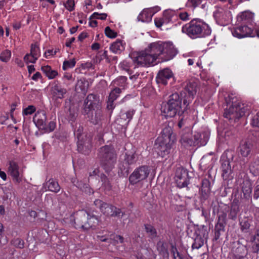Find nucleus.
<instances>
[{
  "mask_svg": "<svg viewBox=\"0 0 259 259\" xmlns=\"http://www.w3.org/2000/svg\"><path fill=\"white\" fill-rule=\"evenodd\" d=\"M182 31L192 38L204 37L211 34L209 26L199 19L191 20L183 26Z\"/></svg>",
  "mask_w": 259,
  "mask_h": 259,
  "instance_id": "obj_1",
  "label": "nucleus"
},
{
  "mask_svg": "<svg viewBox=\"0 0 259 259\" xmlns=\"http://www.w3.org/2000/svg\"><path fill=\"white\" fill-rule=\"evenodd\" d=\"M182 97H180L178 93L172 94L169 97V99L166 104L162 106V113L166 117H172L176 115H181L189 105L182 104Z\"/></svg>",
  "mask_w": 259,
  "mask_h": 259,
  "instance_id": "obj_2",
  "label": "nucleus"
},
{
  "mask_svg": "<svg viewBox=\"0 0 259 259\" xmlns=\"http://www.w3.org/2000/svg\"><path fill=\"white\" fill-rule=\"evenodd\" d=\"M227 107L225 109L224 116L229 120H236L239 119L245 115L248 108L244 104H242L237 99L229 96L226 99Z\"/></svg>",
  "mask_w": 259,
  "mask_h": 259,
  "instance_id": "obj_3",
  "label": "nucleus"
},
{
  "mask_svg": "<svg viewBox=\"0 0 259 259\" xmlns=\"http://www.w3.org/2000/svg\"><path fill=\"white\" fill-rule=\"evenodd\" d=\"M70 220H74L76 228L85 230L95 227L99 222L96 215H90L84 210L76 212L74 216H71Z\"/></svg>",
  "mask_w": 259,
  "mask_h": 259,
  "instance_id": "obj_4",
  "label": "nucleus"
},
{
  "mask_svg": "<svg viewBox=\"0 0 259 259\" xmlns=\"http://www.w3.org/2000/svg\"><path fill=\"white\" fill-rule=\"evenodd\" d=\"M98 156L100 159L102 166L106 171H110L114 167L117 157L113 147L108 145L101 147Z\"/></svg>",
  "mask_w": 259,
  "mask_h": 259,
  "instance_id": "obj_5",
  "label": "nucleus"
},
{
  "mask_svg": "<svg viewBox=\"0 0 259 259\" xmlns=\"http://www.w3.org/2000/svg\"><path fill=\"white\" fill-rule=\"evenodd\" d=\"M83 130V127L79 124L76 125L74 133L78 139V151L84 154H88L92 147V137L91 135L83 136L82 135Z\"/></svg>",
  "mask_w": 259,
  "mask_h": 259,
  "instance_id": "obj_6",
  "label": "nucleus"
},
{
  "mask_svg": "<svg viewBox=\"0 0 259 259\" xmlns=\"http://www.w3.org/2000/svg\"><path fill=\"white\" fill-rule=\"evenodd\" d=\"M47 119L46 112L44 111L37 112L33 117V121L36 126L45 133L53 132L56 126V123L54 121H51L47 124Z\"/></svg>",
  "mask_w": 259,
  "mask_h": 259,
  "instance_id": "obj_7",
  "label": "nucleus"
},
{
  "mask_svg": "<svg viewBox=\"0 0 259 259\" xmlns=\"http://www.w3.org/2000/svg\"><path fill=\"white\" fill-rule=\"evenodd\" d=\"M131 57L138 66H147L154 62V58L150 56L146 49L140 52L133 53Z\"/></svg>",
  "mask_w": 259,
  "mask_h": 259,
  "instance_id": "obj_8",
  "label": "nucleus"
},
{
  "mask_svg": "<svg viewBox=\"0 0 259 259\" xmlns=\"http://www.w3.org/2000/svg\"><path fill=\"white\" fill-rule=\"evenodd\" d=\"M150 169L147 165H142L136 168L129 177V182L134 185L146 180L148 177Z\"/></svg>",
  "mask_w": 259,
  "mask_h": 259,
  "instance_id": "obj_9",
  "label": "nucleus"
},
{
  "mask_svg": "<svg viewBox=\"0 0 259 259\" xmlns=\"http://www.w3.org/2000/svg\"><path fill=\"white\" fill-rule=\"evenodd\" d=\"M172 143V142L164 141L161 138H158L154 147L156 153L161 157H165L170 153Z\"/></svg>",
  "mask_w": 259,
  "mask_h": 259,
  "instance_id": "obj_10",
  "label": "nucleus"
},
{
  "mask_svg": "<svg viewBox=\"0 0 259 259\" xmlns=\"http://www.w3.org/2000/svg\"><path fill=\"white\" fill-rule=\"evenodd\" d=\"M197 83L194 81L187 82L185 86L183 93H181V97L184 98V105L189 104L190 102L194 98L197 92Z\"/></svg>",
  "mask_w": 259,
  "mask_h": 259,
  "instance_id": "obj_11",
  "label": "nucleus"
},
{
  "mask_svg": "<svg viewBox=\"0 0 259 259\" xmlns=\"http://www.w3.org/2000/svg\"><path fill=\"white\" fill-rule=\"evenodd\" d=\"M177 54V51L171 42H163L161 59L167 61L172 59Z\"/></svg>",
  "mask_w": 259,
  "mask_h": 259,
  "instance_id": "obj_12",
  "label": "nucleus"
},
{
  "mask_svg": "<svg viewBox=\"0 0 259 259\" xmlns=\"http://www.w3.org/2000/svg\"><path fill=\"white\" fill-rule=\"evenodd\" d=\"M175 181L178 187L182 188L186 187L189 182L188 171L183 167L177 168Z\"/></svg>",
  "mask_w": 259,
  "mask_h": 259,
  "instance_id": "obj_13",
  "label": "nucleus"
},
{
  "mask_svg": "<svg viewBox=\"0 0 259 259\" xmlns=\"http://www.w3.org/2000/svg\"><path fill=\"white\" fill-rule=\"evenodd\" d=\"M102 212L107 217H123L125 212L121 209L117 208L111 204L105 203L101 207Z\"/></svg>",
  "mask_w": 259,
  "mask_h": 259,
  "instance_id": "obj_14",
  "label": "nucleus"
},
{
  "mask_svg": "<svg viewBox=\"0 0 259 259\" xmlns=\"http://www.w3.org/2000/svg\"><path fill=\"white\" fill-rule=\"evenodd\" d=\"M226 225V214L223 213L220 215L218 220L214 227V240H218L221 235L225 232V228Z\"/></svg>",
  "mask_w": 259,
  "mask_h": 259,
  "instance_id": "obj_15",
  "label": "nucleus"
},
{
  "mask_svg": "<svg viewBox=\"0 0 259 259\" xmlns=\"http://www.w3.org/2000/svg\"><path fill=\"white\" fill-rule=\"evenodd\" d=\"M234 36L238 38L246 37H251L253 33V30L246 25L240 26L235 28L232 31Z\"/></svg>",
  "mask_w": 259,
  "mask_h": 259,
  "instance_id": "obj_16",
  "label": "nucleus"
},
{
  "mask_svg": "<svg viewBox=\"0 0 259 259\" xmlns=\"http://www.w3.org/2000/svg\"><path fill=\"white\" fill-rule=\"evenodd\" d=\"M162 42H155L150 44L146 49L150 56L154 58L155 61L157 58L161 59Z\"/></svg>",
  "mask_w": 259,
  "mask_h": 259,
  "instance_id": "obj_17",
  "label": "nucleus"
},
{
  "mask_svg": "<svg viewBox=\"0 0 259 259\" xmlns=\"http://www.w3.org/2000/svg\"><path fill=\"white\" fill-rule=\"evenodd\" d=\"M252 150L253 144L251 142L249 141H242L238 148L239 154L244 157H248L251 153Z\"/></svg>",
  "mask_w": 259,
  "mask_h": 259,
  "instance_id": "obj_18",
  "label": "nucleus"
},
{
  "mask_svg": "<svg viewBox=\"0 0 259 259\" xmlns=\"http://www.w3.org/2000/svg\"><path fill=\"white\" fill-rule=\"evenodd\" d=\"M172 76V72L170 69H164L159 71L156 76V82L157 83L166 85L167 83V81L171 78Z\"/></svg>",
  "mask_w": 259,
  "mask_h": 259,
  "instance_id": "obj_19",
  "label": "nucleus"
},
{
  "mask_svg": "<svg viewBox=\"0 0 259 259\" xmlns=\"http://www.w3.org/2000/svg\"><path fill=\"white\" fill-rule=\"evenodd\" d=\"M230 12L222 8H218L213 13V16L218 23L223 24L228 20Z\"/></svg>",
  "mask_w": 259,
  "mask_h": 259,
  "instance_id": "obj_20",
  "label": "nucleus"
},
{
  "mask_svg": "<svg viewBox=\"0 0 259 259\" xmlns=\"http://www.w3.org/2000/svg\"><path fill=\"white\" fill-rule=\"evenodd\" d=\"M8 173L12 176L13 180L19 183L21 181L19 166L15 161H11L10 162Z\"/></svg>",
  "mask_w": 259,
  "mask_h": 259,
  "instance_id": "obj_21",
  "label": "nucleus"
},
{
  "mask_svg": "<svg viewBox=\"0 0 259 259\" xmlns=\"http://www.w3.org/2000/svg\"><path fill=\"white\" fill-rule=\"evenodd\" d=\"M208 139V135L206 133H203L202 134L199 133H195L193 135L194 146H204L206 144Z\"/></svg>",
  "mask_w": 259,
  "mask_h": 259,
  "instance_id": "obj_22",
  "label": "nucleus"
},
{
  "mask_svg": "<svg viewBox=\"0 0 259 259\" xmlns=\"http://www.w3.org/2000/svg\"><path fill=\"white\" fill-rule=\"evenodd\" d=\"M85 106L90 109H94L99 104V97L94 94H90L84 101Z\"/></svg>",
  "mask_w": 259,
  "mask_h": 259,
  "instance_id": "obj_23",
  "label": "nucleus"
},
{
  "mask_svg": "<svg viewBox=\"0 0 259 259\" xmlns=\"http://www.w3.org/2000/svg\"><path fill=\"white\" fill-rule=\"evenodd\" d=\"M154 15V12L151 9H144L138 16V21L142 22L148 23L151 21L152 16Z\"/></svg>",
  "mask_w": 259,
  "mask_h": 259,
  "instance_id": "obj_24",
  "label": "nucleus"
},
{
  "mask_svg": "<svg viewBox=\"0 0 259 259\" xmlns=\"http://www.w3.org/2000/svg\"><path fill=\"white\" fill-rule=\"evenodd\" d=\"M66 92L67 91L65 89L57 84H55L51 89V94L53 96V98L56 100L58 99H63Z\"/></svg>",
  "mask_w": 259,
  "mask_h": 259,
  "instance_id": "obj_25",
  "label": "nucleus"
},
{
  "mask_svg": "<svg viewBox=\"0 0 259 259\" xmlns=\"http://www.w3.org/2000/svg\"><path fill=\"white\" fill-rule=\"evenodd\" d=\"M180 142L185 146H194L193 135L189 128L187 127L186 132L182 134Z\"/></svg>",
  "mask_w": 259,
  "mask_h": 259,
  "instance_id": "obj_26",
  "label": "nucleus"
},
{
  "mask_svg": "<svg viewBox=\"0 0 259 259\" xmlns=\"http://www.w3.org/2000/svg\"><path fill=\"white\" fill-rule=\"evenodd\" d=\"M122 91V89L117 87L115 88L111 91L109 95L108 102L107 103V108L109 109L113 108V102L119 96Z\"/></svg>",
  "mask_w": 259,
  "mask_h": 259,
  "instance_id": "obj_27",
  "label": "nucleus"
},
{
  "mask_svg": "<svg viewBox=\"0 0 259 259\" xmlns=\"http://www.w3.org/2000/svg\"><path fill=\"white\" fill-rule=\"evenodd\" d=\"M254 14L250 11H244L237 16V21L240 23H251L253 19Z\"/></svg>",
  "mask_w": 259,
  "mask_h": 259,
  "instance_id": "obj_28",
  "label": "nucleus"
},
{
  "mask_svg": "<svg viewBox=\"0 0 259 259\" xmlns=\"http://www.w3.org/2000/svg\"><path fill=\"white\" fill-rule=\"evenodd\" d=\"M124 48L125 43L118 39L113 42L110 47V50L115 54L120 53L124 50Z\"/></svg>",
  "mask_w": 259,
  "mask_h": 259,
  "instance_id": "obj_29",
  "label": "nucleus"
},
{
  "mask_svg": "<svg viewBox=\"0 0 259 259\" xmlns=\"http://www.w3.org/2000/svg\"><path fill=\"white\" fill-rule=\"evenodd\" d=\"M251 251L253 253L259 251V229H257L254 234L251 238Z\"/></svg>",
  "mask_w": 259,
  "mask_h": 259,
  "instance_id": "obj_30",
  "label": "nucleus"
},
{
  "mask_svg": "<svg viewBox=\"0 0 259 259\" xmlns=\"http://www.w3.org/2000/svg\"><path fill=\"white\" fill-rule=\"evenodd\" d=\"M135 111L133 109L129 110L125 112H122L120 114L121 122L123 125L127 124L132 120Z\"/></svg>",
  "mask_w": 259,
  "mask_h": 259,
  "instance_id": "obj_31",
  "label": "nucleus"
},
{
  "mask_svg": "<svg viewBox=\"0 0 259 259\" xmlns=\"http://www.w3.org/2000/svg\"><path fill=\"white\" fill-rule=\"evenodd\" d=\"M252 220L248 218H244L240 221L239 225L240 230L242 232L248 233L250 232V224Z\"/></svg>",
  "mask_w": 259,
  "mask_h": 259,
  "instance_id": "obj_32",
  "label": "nucleus"
},
{
  "mask_svg": "<svg viewBox=\"0 0 259 259\" xmlns=\"http://www.w3.org/2000/svg\"><path fill=\"white\" fill-rule=\"evenodd\" d=\"M41 70L50 79H54L58 74L57 70L52 69L51 66L48 65L42 66Z\"/></svg>",
  "mask_w": 259,
  "mask_h": 259,
  "instance_id": "obj_33",
  "label": "nucleus"
},
{
  "mask_svg": "<svg viewBox=\"0 0 259 259\" xmlns=\"http://www.w3.org/2000/svg\"><path fill=\"white\" fill-rule=\"evenodd\" d=\"M222 176L227 178L232 172L230 161L228 160H224L222 163Z\"/></svg>",
  "mask_w": 259,
  "mask_h": 259,
  "instance_id": "obj_34",
  "label": "nucleus"
},
{
  "mask_svg": "<svg viewBox=\"0 0 259 259\" xmlns=\"http://www.w3.org/2000/svg\"><path fill=\"white\" fill-rule=\"evenodd\" d=\"M172 131L170 126H165L162 130V136L159 138H161L164 141L174 142V139H172Z\"/></svg>",
  "mask_w": 259,
  "mask_h": 259,
  "instance_id": "obj_35",
  "label": "nucleus"
},
{
  "mask_svg": "<svg viewBox=\"0 0 259 259\" xmlns=\"http://www.w3.org/2000/svg\"><path fill=\"white\" fill-rule=\"evenodd\" d=\"M46 186L48 187V190L57 193L60 190V187L58 182L53 179H50L46 184Z\"/></svg>",
  "mask_w": 259,
  "mask_h": 259,
  "instance_id": "obj_36",
  "label": "nucleus"
},
{
  "mask_svg": "<svg viewBox=\"0 0 259 259\" xmlns=\"http://www.w3.org/2000/svg\"><path fill=\"white\" fill-rule=\"evenodd\" d=\"M210 191V182L207 179L202 181L201 193L204 198L206 199Z\"/></svg>",
  "mask_w": 259,
  "mask_h": 259,
  "instance_id": "obj_37",
  "label": "nucleus"
},
{
  "mask_svg": "<svg viewBox=\"0 0 259 259\" xmlns=\"http://www.w3.org/2000/svg\"><path fill=\"white\" fill-rule=\"evenodd\" d=\"M239 211V205L234 201L231 205V209L229 213V219L233 220H236Z\"/></svg>",
  "mask_w": 259,
  "mask_h": 259,
  "instance_id": "obj_38",
  "label": "nucleus"
},
{
  "mask_svg": "<svg viewBox=\"0 0 259 259\" xmlns=\"http://www.w3.org/2000/svg\"><path fill=\"white\" fill-rule=\"evenodd\" d=\"M157 248L161 255L163 257H168L169 253L167 250V245L166 243L159 241L157 243Z\"/></svg>",
  "mask_w": 259,
  "mask_h": 259,
  "instance_id": "obj_39",
  "label": "nucleus"
},
{
  "mask_svg": "<svg viewBox=\"0 0 259 259\" xmlns=\"http://www.w3.org/2000/svg\"><path fill=\"white\" fill-rule=\"evenodd\" d=\"M138 155L137 154L134 153L132 154H126L124 160L126 163L129 165L133 164L138 161Z\"/></svg>",
  "mask_w": 259,
  "mask_h": 259,
  "instance_id": "obj_40",
  "label": "nucleus"
},
{
  "mask_svg": "<svg viewBox=\"0 0 259 259\" xmlns=\"http://www.w3.org/2000/svg\"><path fill=\"white\" fill-rule=\"evenodd\" d=\"M145 229L148 234L149 237L151 239H154L157 236V232L155 229L151 225H145Z\"/></svg>",
  "mask_w": 259,
  "mask_h": 259,
  "instance_id": "obj_41",
  "label": "nucleus"
},
{
  "mask_svg": "<svg viewBox=\"0 0 259 259\" xmlns=\"http://www.w3.org/2000/svg\"><path fill=\"white\" fill-rule=\"evenodd\" d=\"M74 185L87 193H91V189L88 184L84 183L81 181H77L76 184H74Z\"/></svg>",
  "mask_w": 259,
  "mask_h": 259,
  "instance_id": "obj_42",
  "label": "nucleus"
},
{
  "mask_svg": "<svg viewBox=\"0 0 259 259\" xmlns=\"http://www.w3.org/2000/svg\"><path fill=\"white\" fill-rule=\"evenodd\" d=\"M248 251L246 246L241 245L238 247L233 254L238 256H243L244 257H247Z\"/></svg>",
  "mask_w": 259,
  "mask_h": 259,
  "instance_id": "obj_43",
  "label": "nucleus"
},
{
  "mask_svg": "<svg viewBox=\"0 0 259 259\" xmlns=\"http://www.w3.org/2000/svg\"><path fill=\"white\" fill-rule=\"evenodd\" d=\"M88 85V83L87 81L80 79L76 83V90L80 89L83 93H84L87 91Z\"/></svg>",
  "mask_w": 259,
  "mask_h": 259,
  "instance_id": "obj_44",
  "label": "nucleus"
},
{
  "mask_svg": "<svg viewBox=\"0 0 259 259\" xmlns=\"http://www.w3.org/2000/svg\"><path fill=\"white\" fill-rule=\"evenodd\" d=\"M127 78L124 76H120L116 80L114 81V84L120 87V89H122V91L125 89L126 87V82Z\"/></svg>",
  "mask_w": 259,
  "mask_h": 259,
  "instance_id": "obj_45",
  "label": "nucleus"
},
{
  "mask_svg": "<svg viewBox=\"0 0 259 259\" xmlns=\"http://www.w3.org/2000/svg\"><path fill=\"white\" fill-rule=\"evenodd\" d=\"M76 63V61L74 58L72 59H70L69 60H65L63 62V69L64 70H66L68 68H73Z\"/></svg>",
  "mask_w": 259,
  "mask_h": 259,
  "instance_id": "obj_46",
  "label": "nucleus"
},
{
  "mask_svg": "<svg viewBox=\"0 0 259 259\" xmlns=\"http://www.w3.org/2000/svg\"><path fill=\"white\" fill-rule=\"evenodd\" d=\"M102 113L100 110L97 109L95 111V115H93L92 117V122L94 124L98 123L99 121L101 120Z\"/></svg>",
  "mask_w": 259,
  "mask_h": 259,
  "instance_id": "obj_47",
  "label": "nucleus"
},
{
  "mask_svg": "<svg viewBox=\"0 0 259 259\" xmlns=\"http://www.w3.org/2000/svg\"><path fill=\"white\" fill-rule=\"evenodd\" d=\"M11 53L9 50L3 51L0 55V60L3 62H7L10 59Z\"/></svg>",
  "mask_w": 259,
  "mask_h": 259,
  "instance_id": "obj_48",
  "label": "nucleus"
},
{
  "mask_svg": "<svg viewBox=\"0 0 259 259\" xmlns=\"http://www.w3.org/2000/svg\"><path fill=\"white\" fill-rule=\"evenodd\" d=\"M11 243L15 247L19 248H23L24 247V241L20 238L14 239L11 241Z\"/></svg>",
  "mask_w": 259,
  "mask_h": 259,
  "instance_id": "obj_49",
  "label": "nucleus"
},
{
  "mask_svg": "<svg viewBox=\"0 0 259 259\" xmlns=\"http://www.w3.org/2000/svg\"><path fill=\"white\" fill-rule=\"evenodd\" d=\"M30 54L33 56L35 58L38 59L40 56L39 48L36 45H32Z\"/></svg>",
  "mask_w": 259,
  "mask_h": 259,
  "instance_id": "obj_50",
  "label": "nucleus"
},
{
  "mask_svg": "<svg viewBox=\"0 0 259 259\" xmlns=\"http://www.w3.org/2000/svg\"><path fill=\"white\" fill-rule=\"evenodd\" d=\"M171 252L172 254L174 259H183L182 255L178 251L175 246L171 245Z\"/></svg>",
  "mask_w": 259,
  "mask_h": 259,
  "instance_id": "obj_51",
  "label": "nucleus"
},
{
  "mask_svg": "<svg viewBox=\"0 0 259 259\" xmlns=\"http://www.w3.org/2000/svg\"><path fill=\"white\" fill-rule=\"evenodd\" d=\"M101 179L103 182V187L105 188V189L108 191L110 190L112 186L109 179L107 178V177L104 175L101 177Z\"/></svg>",
  "mask_w": 259,
  "mask_h": 259,
  "instance_id": "obj_52",
  "label": "nucleus"
},
{
  "mask_svg": "<svg viewBox=\"0 0 259 259\" xmlns=\"http://www.w3.org/2000/svg\"><path fill=\"white\" fill-rule=\"evenodd\" d=\"M105 33L108 37L111 38H115L117 36V33L114 30H112L109 26H107L105 28Z\"/></svg>",
  "mask_w": 259,
  "mask_h": 259,
  "instance_id": "obj_53",
  "label": "nucleus"
},
{
  "mask_svg": "<svg viewBox=\"0 0 259 259\" xmlns=\"http://www.w3.org/2000/svg\"><path fill=\"white\" fill-rule=\"evenodd\" d=\"M107 15L106 13H101L95 12L91 16L90 19H99L100 20H105L107 18Z\"/></svg>",
  "mask_w": 259,
  "mask_h": 259,
  "instance_id": "obj_54",
  "label": "nucleus"
},
{
  "mask_svg": "<svg viewBox=\"0 0 259 259\" xmlns=\"http://www.w3.org/2000/svg\"><path fill=\"white\" fill-rule=\"evenodd\" d=\"M203 245V240L200 237H197L195 239L194 242L192 244V248L199 249Z\"/></svg>",
  "mask_w": 259,
  "mask_h": 259,
  "instance_id": "obj_55",
  "label": "nucleus"
},
{
  "mask_svg": "<svg viewBox=\"0 0 259 259\" xmlns=\"http://www.w3.org/2000/svg\"><path fill=\"white\" fill-rule=\"evenodd\" d=\"M24 60L27 64H28L29 63H35L37 59L35 58V57L30 54H27L24 56Z\"/></svg>",
  "mask_w": 259,
  "mask_h": 259,
  "instance_id": "obj_56",
  "label": "nucleus"
},
{
  "mask_svg": "<svg viewBox=\"0 0 259 259\" xmlns=\"http://www.w3.org/2000/svg\"><path fill=\"white\" fill-rule=\"evenodd\" d=\"M250 171L253 175H257L259 174V165L255 164V163H251L249 165Z\"/></svg>",
  "mask_w": 259,
  "mask_h": 259,
  "instance_id": "obj_57",
  "label": "nucleus"
},
{
  "mask_svg": "<svg viewBox=\"0 0 259 259\" xmlns=\"http://www.w3.org/2000/svg\"><path fill=\"white\" fill-rule=\"evenodd\" d=\"M242 192L244 194V196L246 198H248L250 197V194L252 192V189L250 186H248V187L245 186L242 188Z\"/></svg>",
  "mask_w": 259,
  "mask_h": 259,
  "instance_id": "obj_58",
  "label": "nucleus"
},
{
  "mask_svg": "<svg viewBox=\"0 0 259 259\" xmlns=\"http://www.w3.org/2000/svg\"><path fill=\"white\" fill-rule=\"evenodd\" d=\"M35 111V108L34 106L32 105L28 106L27 108H26L23 112V114L24 115H30L34 113Z\"/></svg>",
  "mask_w": 259,
  "mask_h": 259,
  "instance_id": "obj_59",
  "label": "nucleus"
},
{
  "mask_svg": "<svg viewBox=\"0 0 259 259\" xmlns=\"http://www.w3.org/2000/svg\"><path fill=\"white\" fill-rule=\"evenodd\" d=\"M251 124L253 126L259 127V111L252 117Z\"/></svg>",
  "mask_w": 259,
  "mask_h": 259,
  "instance_id": "obj_60",
  "label": "nucleus"
},
{
  "mask_svg": "<svg viewBox=\"0 0 259 259\" xmlns=\"http://www.w3.org/2000/svg\"><path fill=\"white\" fill-rule=\"evenodd\" d=\"M120 67L126 71H128L130 68V63L126 60L121 62L119 64Z\"/></svg>",
  "mask_w": 259,
  "mask_h": 259,
  "instance_id": "obj_61",
  "label": "nucleus"
},
{
  "mask_svg": "<svg viewBox=\"0 0 259 259\" xmlns=\"http://www.w3.org/2000/svg\"><path fill=\"white\" fill-rule=\"evenodd\" d=\"M74 2L73 0H68L65 4L66 9L69 11H72L74 9Z\"/></svg>",
  "mask_w": 259,
  "mask_h": 259,
  "instance_id": "obj_62",
  "label": "nucleus"
},
{
  "mask_svg": "<svg viewBox=\"0 0 259 259\" xmlns=\"http://www.w3.org/2000/svg\"><path fill=\"white\" fill-rule=\"evenodd\" d=\"M178 15L180 19L183 21H186L190 19V15L186 12H180Z\"/></svg>",
  "mask_w": 259,
  "mask_h": 259,
  "instance_id": "obj_63",
  "label": "nucleus"
},
{
  "mask_svg": "<svg viewBox=\"0 0 259 259\" xmlns=\"http://www.w3.org/2000/svg\"><path fill=\"white\" fill-rule=\"evenodd\" d=\"M76 117V114L74 112H72L70 110L69 111V114L67 116V119L71 123L73 122Z\"/></svg>",
  "mask_w": 259,
  "mask_h": 259,
  "instance_id": "obj_64",
  "label": "nucleus"
}]
</instances>
